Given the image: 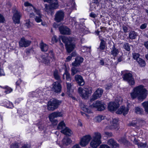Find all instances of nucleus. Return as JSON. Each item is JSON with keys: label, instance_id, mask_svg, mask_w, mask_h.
I'll list each match as a JSON object with an SVG mask.
<instances>
[{"label": "nucleus", "instance_id": "39", "mask_svg": "<svg viewBox=\"0 0 148 148\" xmlns=\"http://www.w3.org/2000/svg\"><path fill=\"white\" fill-rule=\"evenodd\" d=\"M66 88L67 89V93H69L71 90V87L73 85V84L72 82L70 83L67 82H66Z\"/></svg>", "mask_w": 148, "mask_h": 148}, {"label": "nucleus", "instance_id": "15", "mask_svg": "<svg viewBox=\"0 0 148 148\" xmlns=\"http://www.w3.org/2000/svg\"><path fill=\"white\" fill-rule=\"evenodd\" d=\"M31 42L30 40H27L24 38H22L19 42V44L20 47H26L29 46Z\"/></svg>", "mask_w": 148, "mask_h": 148}, {"label": "nucleus", "instance_id": "8", "mask_svg": "<svg viewBox=\"0 0 148 148\" xmlns=\"http://www.w3.org/2000/svg\"><path fill=\"white\" fill-rule=\"evenodd\" d=\"M106 107V106L104 103L102 101H97L94 102L92 105L89 106L90 108H95L98 111H101L104 110Z\"/></svg>", "mask_w": 148, "mask_h": 148}, {"label": "nucleus", "instance_id": "21", "mask_svg": "<svg viewBox=\"0 0 148 148\" xmlns=\"http://www.w3.org/2000/svg\"><path fill=\"white\" fill-rule=\"evenodd\" d=\"M75 79L79 85L83 86L84 85V81L80 75H75Z\"/></svg>", "mask_w": 148, "mask_h": 148}, {"label": "nucleus", "instance_id": "13", "mask_svg": "<svg viewBox=\"0 0 148 148\" xmlns=\"http://www.w3.org/2000/svg\"><path fill=\"white\" fill-rule=\"evenodd\" d=\"M64 15V12L62 10L58 11L55 14L54 20L57 22H59L63 20Z\"/></svg>", "mask_w": 148, "mask_h": 148}, {"label": "nucleus", "instance_id": "2", "mask_svg": "<svg viewBox=\"0 0 148 148\" xmlns=\"http://www.w3.org/2000/svg\"><path fill=\"white\" fill-rule=\"evenodd\" d=\"M61 39L65 43L67 52L70 53L75 47L76 39L74 38L67 37L65 36H62Z\"/></svg>", "mask_w": 148, "mask_h": 148}, {"label": "nucleus", "instance_id": "1", "mask_svg": "<svg viewBox=\"0 0 148 148\" xmlns=\"http://www.w3.org/2000/svg\"><path fill=\"white\" fill-rule=\"evenodd\" d=\"M148 94L147 90L144 86L139 85L134 88L130 93L131 98L134 99L137 98L140 101H143L147 97Z\"/></svg>", "mask_w": 148, "mask_h": 148}, {"label": "nucleus", "instance_id": "42", "mask_svg": "<svg viewBox=\"0 0 148 148\" xmlns=\"http://www.w3.org/2000/svg\"><path fill=\"white\" fill-rule=\"evenodd\" d=\"M47 56L49 57L50 59H53L54 57V54L53 51L52 50H51L49 51L47 54Z\"/></svg>", "mask_w": 148, "mask_h": 148}, {"label": "nucleus", "instance_id": "24", "mask_svg": "<svg viewBox=\"0 0 148 148\" xmlns=\"http://www.w3.org/2000/svg\"><path fill=\"white\" fill-rule=\"evenodd\" d=\"M144 111L143 109L139 106H136L135 107L134 112L137 114L140 115L145 114Z\"/></svg>", "mask_w": 148, "mask_h": 148}, {"label": "nucleus", "instance_id": "9", "mask_svg": "<svg viewBox=\"0 0 148 148\" xmlns=\"http://www.w3.org/2000/svg\"><path fill=\"white\" fill-rule=\"evenodd\" d=\"M63 115V113L61 112L56 111L54 112L51 114L49 116V118L51 122L56 124L58 123V121L55 119L58 117H62Z\"/></svg>", "mask_w": 148, "mask_h": 148}, {"label": "nucleus", "instance_id": "16", "mask_svg": "<svg viewBox=\"0 0 148 148\" xmlns=\"http://www.w3.org/2000/svg\"><path fill=\"white\" fill-rule=\"evenodd\" d=\"M59 29L60 33L62 34L69 35L71 34V31L70 29L66 26H60Z\"/></svg>", "mask_w": 148, "mask_h": 148}, {"label": "nucleus", "instance_id": "43", "mask_svg": "<svg viewBox=\"0 0 148 148\" xmlns=\"http://www.w3.org/2000/svg\"><path fill=\"white\" fill-rule=\"evenodd\" d=\"M10 148H19L18 143L16 142L12 143L10 146Z\"/></svg>", "mask_w": 148, "mask_h": 148}, {"label": "nucleus", "instance_id": "60", "mask_svg": "<svg viewBox=\"0 0 148 148\" xmlns=\"http://www.w3.org/2000/svg\"><path fill=\"white\" fill-rule=\"evenodd\" d=\"M104 134L105 135L107 136V137H111L112 136V134L111 132H105Z\"/></svg>", "mask_w": 148, "mask_h": 148}, {"label": "nucleus", "instance_id": "18", "mask_svg": "<svg viewBox=\"0 0 148 148\" xmlns=\"http://www.w3.org/2000/svg\"><path fill=\"white\" fill-rule=\"evenodd\" d=\"M119 106L118 103L113 102H110L108 105V109L111 111L116 110Z\"/></svg>", "mask_w": 148, "mask_h": 148}, {"label": "nucleus", "instance_id": "44", "mask_svg": "<svg viewBox=\"0 0 148 148\" xmlns=\"http://www.w3.org/2000/svg\"><path fill=\"white\" fill-rule=\"evenodd\" d=\"M133 58L134 59L136 60L137 61L138 59H140L139 58L140 54L138 53H133Z\"/></svg>", "mask_w": 148, "mask_h": 148}, {"label": "nucleus", "instance_id": "54", "mask_svg": "<svg viewBox=\"0 0 148 148\" xmlns=\"http://www.w3.org/2000/svg\"><path fill=\"white\" fill-rule=\"evenodd\" d=\"M33 49L32 48L27 49L26 50V53L28 55L29 53L33 52Z\"/></svg>", "mask_w": 148, "mask_h": 148}, {"label": "nucleus", "instance_id": "17", "mask_svg": "<svg viewBox=\"0 0 148 148\" xmlns=\"http://www.w3.org/2000/svg\"><path fill=\"white\" fill-rule=\"evenodd\" d=\"M118 119L114 118L113 119L112 121L111 122L109 119V121H107L106 124H109L110 122V125L109 127L110 129H114L117 128L118 127L117 122L118 121Z\"/></svg>", "mask_w": 148, "mask_h": 148}, {"label": "nucleus", "instance_id": "28", "mask_svg": "<svg viewBox=\"0 0 148 148\" xmlns=\"http://www.w3.org/2000/svg\"><path fill=\"white\" fill-rule=\"evenodd\" d=\"M50 6L53 9H57L58 7V1L57 0H53L50 3Z\"/></svg>", "mask_w": 148, "mask_h": 148}, {"label": "nucleus", "instance_id": "25", "mask_svg": "<svg viewBox=\"0 0 148 148\" xmlns=\"http://www.w3.org/2000/svg\"><path fill=\"white\" fill-rule=\"evenodd\" d=\"M110 53L114 57L116 56L119 53V51L116 48L114 44L113 45L112 47Z\"/></svg>", "mask_w": 148, "mask_h": 148}, {"label": "nucleus", "instance_id": "48", "mask_svg": "<svg viewBox=\"0 0 148 148\" xmlns=\"http://www.w3.org/2000/svg\"><path fill=\"white\" fill-rule=\"evenodd\" d=\"M24 5L25 7H32V8H34L32 4L30 3H29L28 2L26 1L24 3Z\"/></svg>", "mask_w": 148, "mask_h": 148}, {"label": "nucleus", "instance_id": "46", "mask_svg": "<svg viewBox=\"0 0 148 148\" xmlns=\"http://www.w3.org/2000/svg\"><path fill=\"white\" fill-rule=\"evenodd\" d=\"M42 16H36L35 18L36 21L38 22L39 23L42 21V20L41 19Z\"/></svg>", "mask_w": 148, "mask_h": 148}, {"label": "nucleus", "instance_id": "7", "mask_svg": "<svg viewBox=\"0 0 148 148\" xmlns=\"http://www.w3.org/2000/svg\"><path fill=\"white\" fill-rule=\"evenodd\" d=\"M57 129L58 130H61V133L67 136H70L73 133L70 129L66 126L63 121H62L59 123Z\"/></svg>", "mask_w": 148, "mask_h": 148}, {"label": "nucleus", "instance_id": "64", "mask_svg": "<svg viewBox=\"0 0 148 148\" xmlns=\"http://www.w3.org/2000/svg\"><path fill=\"white\" fill-rule=\"evenodd\" d=\"M72 148H81L79 146V145H75L73 146Z\"/></svg>", "mask_w": 148, "mask_h": 148}, {"label": "nucleus", "instance_id": "10", "mask_svg": "<svg viewBox=\"0 0 148 148\" xmlns=\"http://www.w3.org/2000/svg\"><path fill=\"white\" fill-rule=\"evenodd\" d=\"M60 82H53L51 85V90L56 93H60L62 90V86Z\"/></svg>", "mask_w": 148, "mask_h": 148}, {"label": "nucleus", "instance_id": "55", "mask_svg": "<svg viewBox=\"0 0 148 148\" xmlns=\"http://www.w3.org/2000/svg\"><path fill=\"white\" fill-rule=\"evenodd\" d=\"M30 146L27 144H23L21 148H30Z\"/></svg>", "mask_w": 148, "mask_h": 148}, {"label": "nucleus", "instance_id": "34", "mask_svg": "<svg viewBox=\"0 0 148 148\" xmlns=\"http://www.w3.org/2000/svg\"><path fill=\"white\" fill-rule=\"evenodd\" d=\"M64 74L66 75V79L67 81L71 82L72 79L70 74L66 69L65 70Z\"/></svg>", "mask_w": 148, "mask_h": 148}, {"label": "nucleus", "instance_id": "58", "mask_svg": "<svg viewBox=\"0 0 148 148\" xmlns=\"http://www.w3.org/2000/svg\"><path fill=\"white\" fill-rule=\"evenodd\" d=\"M147 24L146 23H144L141 25L140 27L141 29H144L147 27Z\"/></svg>", "mask_w": 148, "mask_h": 148}, {"label": "nucleus", "instance_id": "6", "mask_svg": "<svg viewBox=\"0 0 148 148\" xmlns=\"http://www.w3.org/2000/svg\"><path fill=\"white\" fill-rule=\"evenodd\" d=\"M122 77L124 81L127 82L130 85L132 86H134L135 81L132 72H126L123 74Z\"/></svg>", "mask_w": 148, "mask_h": 148}, {"label": "nucleus", "instance_id": "3", "mask_svg": "<svg viewBox=\"0 0 148 148\" xmlns=\"http://www.w3.org/2000/svg\"><path fill=\"white\" fill-rule=\"evenodd\" d=\"M92 138L93 140L90 143V145L92 148H97L101 143V134L99 132H95Z\"/></svg>", "mask_w": 148, "mask_h": 148}, {"label": "nucleus", "instance_id": "52", "mask_svg": "<svg viewBox=\"0 0 148 148\" xmlns=\"http://www.w3.org/2000/svg\"><path fill=\"white\" fill-rule=\"evenodd\" d=\"M137 124V121L136 122L132 121V122L130 123L128 125L129 126L135 127L136 126Z\"/></svg>", "mask_w": 148, "mask_h": 148}, {"label": "nucleus", "instance_id": "22", "mask_svg": "<svg viewBox=\"0 0 148 148\" xmlns=\"http://www.w3.org/2000/svg\"><path fill=\"white\" fill-rule=\"evenodd\" d=\"M105 120V121L106 122L109 121V119L106 118V116L102 115H99L95 117L94 119V121L96 122H99L102 120Z\"/></svg>", "mask_w": 148, "mask_h": 148}, {"label": "nucleus", "instance_id": "35", "mask_svg": "<svg viewBox=\"0 0 148 148\" xmlns=\"http://www.w3.org/2000/svg\"><path fill=\"white\" fill-rule=\"evenodd\" d=\"M75 66H73L72 67L71 69V75L72 76H73L77 73L79 72L80 71L79 69L75 67Z\"/></svg>", "mask_w": 148, "mask_h": 148}, {"label": "nucleus", "instance_id": "11", "mask_svg": "<svg viewBox=\"0 0 148 148\" xmlns=\"http://www.w3.org/2000/svg\"><path fill=\"white\" fill-rule=\"evenodd\" d=\"M14 14L12 17L13 22L15 24H19L21 16V12L19 11L15 8L13 10Z\"/></svg>", "mask_w": 148, "mask_h": 148}, {"label": "nucleus", "instance_id": "5", "mask_svg": "<svg viewBox=\"0 0 148 148\" xmlns=\"http://www.w3.org/2000/svg\"><path fill=\"white\" fill-rule=\"evenodd\" d=\"M61 103V101L57 99H51L48 102L47 109L49 111H53L58 108Z\"/></svg>", "mask_w": 148, "mask_h": 148}, {"label": "nucleus", "instance_id": "23", "mask_svg": "<svg viewBox=\"0 0 148 148\" xmlns=\"http://www.w3.org/2000/svg\"><path fill=\"white\" fill-rule=\"evenodd\" d=\"M45 11L47 12V14L51 16H52L54 12L53 9L47 4L45 5Z\"/></svg>", "mask_w": 148, "mask_h": 148}, {"label": "nucleus", "instance_id": "19", "mask_svg": "<svg viewBox=\"0 0 148 148\" xmlns=\"http://www.w3.org/2000/svg\"><path fill=\"white\" fill-rule=\"evenodd\" d=\"M83 61V58L80 56H78L75 58V61L72 64L74 66H79Z\"/></svg>", "mask_w": 148, "mask_h": 148}, {"label": "nucleus", "instance_id": "31", "mask_svg": "<svg viewBox=\"0 0 148 148\" xmlns=\"http://www.w3.org/2000/svg\"><path fill=\"white\" fill-rule=\"evenodd\" d=\"M101 42L100 43L99 47L98 48V49H100L101 50H104L105 48L106 47V42L102 39H100Z\"/></svg>", "mask_w": 148, "mask_h": 148}, {"label": "nucleus", "instance_id": "32", "mask_svg": "<svg viewBox=\"0 0 148 148\" xmlns=\"http://www.w3.org/2000/svg\"><path fill=\"white\" fill-rule=\"evenodd\" d=\"M72 141L71 139L69 138H65L62 140V143L64 145L67 146L71 143Z\"/></svg>", "mask_w": 148, "mask_h": 148}, {"label": "nucleus", "instance_id": "53", "mask_svg": "<svg viewBox=\"0 0 148 148\" xmlns=\"http://www.w3.org/2000/svg\"><path fill=\"white\" fill-rule=\"evenodd\" d=\"M31 24L32 23L28 20L27 21L25 24V26H26L27 28H29L31 27Z\"/></svg>", "mask_w": 148, "mask_h": 148}, {"label": "nucleus", "instance_id": "40", "mask_svg": "<svg viewBox=\"0 0 148 148\" xmlns=\"http://www.w3.org/2000/svg\"><path fill=\"white\" fill-rule=\"evenodd\" d=\"M123 48L127 51H129L130 50V45L127 42H125L123 45Z\"/></svg>", "mask_w": 148, "mask_h": 148}, {"label": "nucleus", "instance_id": "27", "mask_svg": "<svg viewBox=\"0 0 148 148\" xmlns=\"http://www.w3.org/2000/svg\"><path fill=\"white\" fill-rule=\"evenodd\" d=\"M40 46L41 51L42 52H46L48 50V46L42 42L40 43Z\"/></svg>", "mask_w": 148, "mask_h": 148}, {"label": "nucleus", "instance_id": "38", "mask_svg": "<svg viewBox=\"0 0 148 148\" xmlns=\"http://www.w3.org/2000/svg\"><path fill=\"white\" fill-rule=\"evenodd\" d=\"M53 76L58 81V82H61L60 77L58 75V72L57 71H55L53 73Z\"/></svg>", "mask_w": 148, "mask_h": 148}, {"label": "nucleus", "instance_id": "62", "mask_svg": "<svg viewBox=\"0 0 148 148\" xmlns=\"http://www.w3.org/2000/svg\"><path fill=\"white\" fill-rule=\"evenodd\" d=\"M137 123H139L140 124L141 123H145L144 120L142 119H139L138 121H137Z\"/></svg>", "mask_w": 148, "mask_h": 148}, {"label": "nucleus", "instance_id": "63", "mask_svg": "<svg viewBox=\"0 0 148 148\" xmlns=\"http://www.w3.org/2000/svg\"><path fill=\"white\" fill-rule=\"evenodd\" d=\"M144 45L145 47V48L147 49H148V41L145 42L144 43Z\"/></svg>", "mask_w": 148, "mask_h": 148}, {"label": "nucleus", "instance_id": "33", "mask_svg": "<svg viewBox=\"0 0 148 148\" xmlns=\"http://www.w3.org/2000/svg\"><path fill=\"white\" fill-rule=\"evenodd\" d=\"M99 3H90V11H94L98 8Z\"/></svg>", "mask_w": 148, "mask_h": 148}, {"label": "nucleus", "instance_id": "30", "mask_svg": "<svg viewBox=\"0 0 148 148\" xmlns=\"http://www.w3.org/2000/svg\"><path fill=\"white\" fill-rule=\"evenodd\" d=\"M146 114H148V101H145L141 103Z\"/></svg>", "mask_w": 148, "mask_h": 148}, {"label": "nucleus", "instance_id": "4", "mask_svg": "<svg viewBox=\"0 0 148 148\" xmlns=\"http://www.w3.org/2000/svg\"><path fill=\"white\" fill-rule=\"evenodd\" d=\"M78 91L80 95L83 98L86 99L92 93V88L90 87H86L84 88H79Z\"/></svg>", "mask_w": 148, "mask_h": 148}, {"label": "nucleus", "instance_id": "20", "mask_svg": "<svg viewBox=\"0 0 148 148\" xmlns=\"http://www.w3.org/2000/svg\"><path fill=\"white\" fill-rule=\"evenodd\" d=\"M129 109L127 107L126 108L124 106H122L116 111V113L117 114H121L123 113L124 115H125L128 113Z\"/></svg>", "mask_w": 148, "mask_h": 148}, {"label": "nucleus", "instance_id": "47", "mask_svg": "<svg viewBox=\"0 0 148 148\" xmlns=\"http://www.w3.org/2000/svg\"><path fill=\"white\" fill-rule=\"evenodd\" d=\"M147 146V144L146 143H143L140 142L139 144L138 147L139 148H145Z\"/></svg>", "mask_w": 148, "mask_h": 148}, {"label": "nucleus", "instance_id": "61", "mask_svg": "<svg viewBox=\"0 0 148 148\" xmlns=\"http://www.w3.org/2000/svg\"><path fill=\"white\" fill-rule=\"evenodd\" d=\"M5 75V73L3 69L0 68V76Z\"/></svg>", "mask_w": 148, "mask_h": 148}, {"label": "nucleus", "instance_id": "36", "mask_svg": "<svg viewBox=\"0 0 148 148\" xmlns=\"http://www.w3.org/2000/svg\"><path fill=\"white\" fill-rule=\"evenodd\" d=\"M118 141L121 143L123 144L126 145H128L129 144L128 141L124 138H121L118 140Z\"/></svg>", "mask_w": 148, "mask_h": 148}, {"label": "nucleus", "instance_id": "59", "mask_svg": "<svg viewBox=\"0 0 148 148\" xmlns=\"http://www.w3.org/2000/svg\"><path fill=\"white\" fill-rule=\"evenodd\" d=\"M89 16L90 17L94 18L97 17V15L92 12L90 14Z\"/></svg>", "mask_w": 148, "mask_h": 148}, {"label": "nucleus", "instance_id": "14", "mask_svg": "<svg viewBox=\"0 0 148 148\" xmlns=\"http://www.w3.org/2000/svg\"><path fill=\"white\" fill-rule=\"evenodd\" d=\"M91 137L89 135L84 136L81 139L80 144L82 147H85L88 145L91 140Z\"/></svg>", "mask_w": 148, "mask_h": 148}, {"label": "nucleus", "instance_id": "26", "mask_svg": "<svg viewBox=\"0 0 148 148\" xmlns=\"http://www.w3.org/2000/svg\"><path fill=\"white\" fill-rule=\"evenodd\" d=\"M107 143L113 147L116 148L119 146V145L112 139L108 140L107 142Z\"/></svg>", "mask_w": 148, "mask_h": 148}, {"label": "nucleus", "instance_id": "45", "mask_svg": "<svg viewBox=\"0 0 148 148\" xmlns=\"http://www.w3.org/2000/svg\"><path fill=\"white\" fill-rule=\"evenodd\" d=\"M83 110L84 112L88 113H89L91 112V110L88 109L87 106H86L85 105L83 107Z\"/></svg>", "mask_w": 148, "mask_h": 148}, {"label": "nucleus", "instance_id": "49", "mask_svg": "<svg viewBox=\"0 0 148 148\" xmlns=\"http://www.w3.org/2000/svg\"><path fill=\"white\" fill-rule=\"evenodd\" d=\"M33 9L34 12L36 13L38 16H42L40 11L39 10H37L34 8Z\"/></svg>", "mask_w": 148, "mask_h": 148}, {"label": "nucleus", "instance_id": "37", "mask_svg": "<svg viewBox=\"0 0 148 148\" xmlns=\"http://www.w3.org/2000/svg\"><path fill=\"white\" fill-rule=\"evenodd\" d=\"M139 64L140 66L143 67L145 66L146 65V63L145 60L141 58L138 59L137 61Z\"/></svg>", "mask_w": 148, "mask_h": 148}, {"label": "nucleus", "instance_id": "56", "mask_svg": "<svg viewBox=\"0 0 148 148\" xmlns=\"http://www.w3.org/2000/svg\"><path fill=\"white\" fill-rule=\"evenodd\" d=\"M122 28L123 30L125 33H126L127 32L128 28L127 27L123 25L122 26Z\"/></svg>", "mask_w": 148, "mask_h": 148}, {"label": "nucleus", "instance_id": "12", "mask_svg": "<svg viewBox=\"0 0 148 148\" xmlns=\"http://www.w3.org/2000/svg\"><path fill=\"white\" fill-rule=\"evenodd\" d=\"M103 90L101 88H98L94 93L90 99L92 101L100 97L103 93Z\"/></svg>", "mask_w": 148, "mask_h": 148}, {"label": "nucleus", "instance_id": "51", "mask_svg": "<svg viewBox=\"0 0 148 148\" xmlns=\"http://www.w3.org/2000/svg\"><path fill=\"white\" fill-rule=\"evenodd\" d=\"M12 91V89L10 87H7L6 88V90L5 91V93H9L11 92Z\"/></svg>", "mask_w": 148, "mask_h": 148}, {"label": "nucleus", "instance_id": "50", "mask_svg": "<svg viewBox=\"0 0 148 148\" xmlns=\"http://www.w3.org/2000/svg\"><path fill=\"white\" fill-rule=\"evenodd\" d=\"M5 21V18L1 14H0V23H3Z\"/></svg>", "mask_w": 148, "mask_h": 148}, {"label": "nucleus", "instance_id": "41", "mask_svg": "<svg viewBox=\"0 0 148 148\" xmlns=\"http://www.w3.org/2000/svg\"><path fill=\"white\" fill-rule=\"evenodd\" d=\"M51 59L49 57L47 56L46 57L43 58V62L45 64L47 65H49L50 63Z\"/></svg>", "mask_w": 148, "mask_h": 148}, {"label": "nucleus", "instance_id": "29", "mask_svg": "<svg viewBox=\"0 0 148 148\" xmlns=\"http://www.w3.org/2000/svg\"><path fill=\"white\" fill-rule=\"evenodd\" d=\"M138 36L137 32L134 31H131L129 34V38L131 39H134L136 38Z\"/></svg>", "mask_w": 148, "mask_h": 148}, {"label": "nucleus", "instance_id": "57", "mask_svg": "<svg viewBox=\"0 0 148 148\" xmlns=\"http://www.w3.org/2000/svg\"><path fill=\"white\" fill-rule=\"evenodd\" d=\"M99 148H110V147L107 145H102L100 146Z\"/></svg>", "mask_w": 148, "mask_h": 148}]
</instances>
